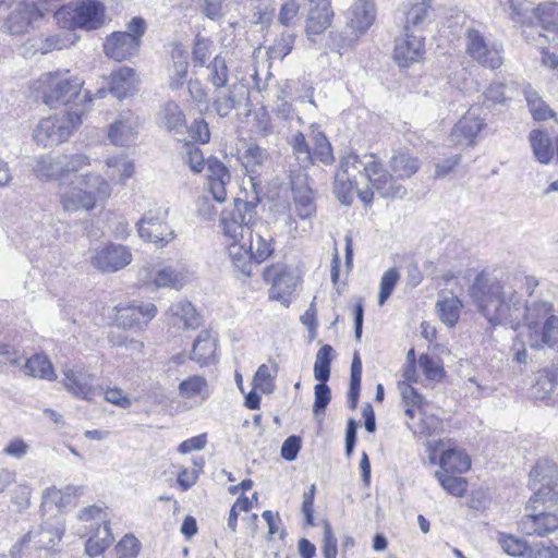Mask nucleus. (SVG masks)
I'll use <instances>...</instances> for the list:
<instances>
[{
	"mask_svg": "<svg viewBox=\"0 0 558 558\" xmlns=\"http://www.w3.org/2000/svg\"><path fill=\"white\" fill-rule=\"evenodd\" d=\"M555 466L544 460L538 461L530 472L534 494L524 507V514L518 521V530L524 536L546 537L558 530V493L551 486Z\"/></svg>",
	"mask_w": 558,
	"mask_h": 558,
	"instance_id": "1",
	"label": "nucleus"
},
{
	"mask_svg": "<svg viewBox=\"0 0 558 558\" xmlns=\"http://www.w3.org/2000/svg\"><path fill=\"white\" fill-rule=\"evenodd\" d=\"M338 171L354 181H357L359 177L365 178L372 190L384 198H403L407 194L405 186L392 178L374 154L359 156L350 153L341 158Z\"/></svg>",
	"mask_w": 558,
	"mask_h": 558,
	"instance_id": "2",
	"label": "nucleus"
},
{
	"mask_svg": "<svg viewBox=\"0 0 558 558\" xmlns=\"http://www.w3.org/2000/svg\"><path fill=\"white\" fill-rule=\"evenodd\" d=\"M524 318L519 336L525 337L532 349L558 347V316L550 302L527 300Z\"/></svg>",
	"mask_w": 558,
	"mask_h": 558,
	"instance_id": "3",
	"label": "nucleus"
},
{
	"mask_svg": "<svg viewBox=\"0 0 558 558\" xmlns=\"http://www.w3.org/2000/svg\"><path fill=\"white\" fill-rule=\"evenodd\" d=\"M518 278L501 269H494L490 278V324L513 322L522 314V300L515 291Z\"/></svg>",
	"mask_w": 558,
	"mask_h": 558,
	"instance_id": "4",
	"label": "nucleus"
},
{
	"mask_svg": "<svg viewBox=\"0 0 558 558\" xmlns=\"http://www.w3.org/2000/svg\"><path fill=\"white\" fill-rule=\"evenodd\" d=\"M111 194V187L101 175L87 173L81 178L75 186H68L60 192V204L64 211H89L98 202L107 199Z\"/></svg>",
	"mask_w": 558,
	"mask_h": 558,
	"instance_id": "5",
	"label": "nucleus"
},
{
	"mask_svg": "<svg viewBox=\"0 0 558 558\" xmlns=\"http://www.w3.org/2000/svg\"><path fill=\"white\" fill-rule=\"evenodd\" d=\"M83 81L69 72L43 74L34 84L36 97L51 108L75 102L82 94Z\"/></svg>",
	"mask_w": 558,
	"mask_h": 558,
	"instance_id": "6",
	"label": "nucleus"
},
{
	"mask_svg": "<svg viewBox=\"0 0 558 558\" xmlns=\"http://www.w3.org/2000/svg\"><path fill=\"white\" fill-rule=\"evenodd\" d=\"M259 197L255 194L252 199L235 198L232 207L221 211L219 227L225 236L238 241L243 239L258 220L257 206Z\"/></svg>",
	"mask_w": 558,
	"mask_h": 558,
	"instance_id": "7",
	"label": "nucleus"
},
{
	"mask_svg": "<svg viewBox=\"0 0 558 558\" xmlns=\"http://www.w3.org/2000/svg\"><path fill=\"white\" fill-rule=\"evenodd\" d=\"M81 123V114L77 112L56 113L37 123L33 138L43 147L58 146L66 142Z\"/></svg>",
	"mask_w": 558,
	"mask_h": 558,
	"instance_id": "8",
	"label": "nucleus"
},
{
	"mask_svg": "<svg viewBox=\"0 0 558 558\" xmlns=\"http://www.w3.org/2000/svg\"><path fill=\"white\" fill-rule=\"evenodd\" d=\"M56 17L66 28L94 31L106 21V9L98 0H81L57 11Z\"/></svg>",
	"mask_w": 558,
	"mask_h": 558,
	"instance_id": "9",
	"label": "nucleus"
},
{
	"mask_svg": "<svg viewBox=\"0 0 558 558\" xmlns=\"http://www.w3.org/2000/svg\"><path fill=\"white\" fill-rule=\"evenodd\" d=\"M292 197L293 211L303 223L299 226L295 218L289 215L286 225L293 238L303 236L312 230V218L316 215L313 190L307 183L306 175L300 174L295 180H292Z\"/></svg>",
	"mask_w": 558,
	"mask_h": 558,
	"instance_id": "10",
	"label": "nucleus"
},
{
	"mask_svg": "<svg viewBox=\"0 0 558 558\" xmlns=\"http://www.w3.org/2000/svg\"><path fill=\"white\" fill-rule=\"evenodd\" d=\"M145 31V21L142 17H133L125 32H114L107 37L104 45L106 56L116 61L131 58L137 52Z\"/></svg>",
	"mask_w": 558,
	"mask_h": 558,
	"instance_id": "11",
	"label": "nucleus"
},
{
	"mask_svg": "<svg viewBox=\"0 0 558 558\" xmlns=\"http://www.w3.org/2000/svg\"><path fill=\"white\" fill-rule=\"evenodd\" d=\"M167 216L168 209L158 208L146 211L136 223L138 235L159 247L166 246L174 239V231L166 222Z\"/></svg>",
	"mask_w": 558,
	"mask_h": 558,
	"instance_id": "12",
	"label": "nucleus"
},
{
	"mask_svg": "<svg viewBox=\"0 0 558 558\" xmlns=\"http://www.w3.org/2000/svg\"><path fill=\"white\" fill-rule=\"evenodd\" d=\"M141 280L155 288H182L190 279L189 272L183 267H156L147 266L140 271Z\"/></svg>",
	"mask_w": 558,
	"mask_h": 558,
	"instance_id": "13",
	"label": "nucleus"
},
{
	"mask_svg": "<svg viewBox=\"0 0 558 558\" xmlns=\"http://www.w3.org/2000/svg\"><path fill=\"white\" fill-rule=\"evenodd\" d=\"M263 276L265 281L271 283L269 299L289 306V298L296 287V278L293 274L284 266L271 265L265 268Z\"/></svg>",
	"mask_w": 558,
	"mask_h": 558,
	"instance_id": "14",
	"label": "nucleus"
},
{
	"mask_svg": "<svg viewBox=\"0 0 558 558\" xmlns=\"http://www.w3.org/2000/svg\"><path fill=\"white\" fill-rule=\"evenodd\" d=\"M132 262L130 248L121 244H109L95 252L92 265L101 272H116Z\"/></svg>",
	"mask_w": 558,
	"mask_h": 558,
	"instance_id": "15",
	"label": "nucleus"
},
{
	"mask_svg": "<svg viewBox=\"0 0 558 558\" xmlns=\"http://www.w3.org/2000/svg\"><path fill=\"white\" fill-rule=\"evenodd\" d=\"M428 451L430 463H435L439 454L440 470L446 473L461 474L471 466V460L466 453L456 448H445L442 440L429 444Z\"/></svg>",
	"mask_w": 558,
	"mask_h": 558,
	"instance_id": "16",
	"label": "nucleus"
},
{
	"mask_svg": "<svg viewBox=\"0 0 558 558\" xmlns=\"http://www.w3.org/2000/svg\"><path fill=\"white\" fill-rule=\"evenodd\" d=\"M376 8L374 0H354L347 12L345 27L352 39L356 40L374 24Z\"/></svg>",
	"mask_w": 558,
	"mask_h": 558,
	"instance_id": "17",
	"label": "nucleus"
},
{
	"mask_svg": "<svg viewBox=\"0 0 558 558\" xmlns=\"http://www.w3.org/2000/svg\"><path fill=\"white\" fill-rule=\"evenodd\" d=\"M239 160L256 192L262 184L260 177L269 166V154L265 148L251 143L246 144L245 149L240 153Z\"/></svg>",
	"mask_w": 558,
	"mask_h": 558,
	"instance_id": "18",
	"label": "nucleus"
},
{
	"mask_svg": "<svg viewBox=\"0 0 558 558\" xmlns=\"http://www.w3.org/2000/svg\"><path fill=\"white\" fill-rule=\"evenodd\" d=\"M117 324L123 329H144L156 316L157 307L153 303L131 304L117 308Z\"/></svg>",
	"mask_w": 558,
	"mask_h": 558,
	"instance_id": "19",
	"label": "nucleus"
},
{
	"mask_svg": "<svg viewBox=\"0 0 558 558\" xmlns=\"http://www.w3.org/2000/svg\"><path fill=\"white\" fill-rule=\"evenodd\" d=\"M44 16L34 2L19 3L5 20L4 27L12 35L25 34Z\"/></svg>",
	"mask_w": 558,
	"mask_h": 558,
	"instance_id": "20",
	"label": "nucleus"
},
{
	"mask_svg": "<svg viewBox=\"0 0 558 558\" xmlns=\"http://www.w3.org/2000/svg\"><path fill=\"white\" fill-rule=\"evenodd\" d=\"M482 107L472 106L465 116L453 126L450 140L454 145H470L484 126V118H481Z\"/></svg>",
	"mask_w": 558,
	"mask_h": 558,
	"instance_id": "21",
	"label": "nucleus"
},
{
	"mask_svg": "<svg viewBox=\"0 0 558 558\" xmlns=\"http://www.w3.org/2000/svg\"><path fill=\"white\" fill-rule=\"evenodd\" d=\"M248 234V251L255 263L260 264L274 252V238L266 222L259 218Z\"/></svg>",
	"mask_w": 558,
	"mask_h": 558,
	"instance_id": "22",
	"label": "nucleus"
},
{
	"mask_svg": "<svg viewBox=\"0 0 558 558\" xmlns=\"http://www.w3.org/2000/svg\"><path fill=\"white\" fill-rule=\"evenodd\" d=\"M65 389L77 398L92 400L97 392L94 386L95 376L82 368H69L63 372Z\"/></svg>",
	"mask_w": 558,
	"mask_h": 558,
	"instance_id": "23",
	"label": "nucleus"
},
{
	"mask_svg": "<svg viewBox=\"0 0 558 558\" xmlns=\"http://www.w3.org/2000/svg\"><path fill=\"white\" fill-rule=\"evenodd\" d=\"M138 128V118L130 111L123 112L110 125L109 140L114 145L128 146L135 141Z\"/></svg>",
	"mask_w": 558,
	"mask_h": 558,
	"instance_id": "24",
	"label": "nucleus"
},
{
	"mask_svg": "<svg viewBox=\"0 0 558 558\" xmlns=\"http://www.w3.org/2000/svg\"><path fill=\"white\" fill-rule=\"evenodd\" d=\"M357 181L349 179L343 172L337 171L335 177L333 193L336 194L339 202L343 205H350L353 199V190L356 189L360 199L365 204L369 205L374 197V190L367 187L365 190L357 189Z\"/></svg>",
	"mask_w": 558,
	"mask_h": 558,
	"instance_id": "25",
	"label": "nucleus"
},
{
	"mask_svg": "<svg viewBox=\"0 0 558 558\" xmlns=\"http://www.w3.org/2000/svg\"><path fill=\"white\" fill-rule=\"evenodd\" d=\"M243 99V87L233 84L226 89L219 88L215 90L213 107L220 118H226L231 113L232 110L241 106Z\"/></svg>",
	"mask_w": 558,
	"mask_h": 558,
	"instance_id": "26",
	"label": "nucleus"
},
{
	"mask_svg": "<svg viewBox=\"0 0 558 558\" xmlns=\"http://www.w3.org/2000/svg\"><path fill=\"white\" fill-rule=\"evenodd\" d=\"M389 167L396 174V178L393 175L392 178L400 183L398 180L410 179L418 171L421 161L409 150L399 149L392 153L389 159Z\"/></svg>",
	"mask_w": 558,
	"mask_h": 558,
	"instance_id": "27",
	"label": "nucleus"
},
{
	"mask_svg": "<svg viewBox=\"0 0 558 558\" xmlns=\"http://www.w3.org/2000/svg\"><path fill=\"white\" fill-rule=\"evenodd\" d=\"M424 51V41L421 37L407 35L397 39L395 46V59L400 66H408L417 61Z\"/></svg>",
	"mask_w": 558,
	"mask_h": 558,
	"instance_id": "28",
	"label": "nucleus"
},
{
	"mask_svg": "<svg viewBox=\"0 0 558 558\" xmlns=\"http://www.w3.org/2000/svg\"><path fill=\"white\" fill-rule=\"evenodd\" d=\"M32 170L41 181H52L63 178L62 156L53 157L50 154L34 158Z\"/></svg>",
	"mask_w": 558,
	"mask_h": 558,
	"instance_id": "29",
	"label": "nucleus"
},
{
	"mask_svg": "<svg viewBox=\"0 0 558 558\" xmlns=\"http://www.w3.org/2000/svg\"><path fill=\"white\" fill-rule=\"evenodd\" d=\"M158 122L169 132L182 133L186 126L185 113L173 100L165 102L158 112Z\"/></svg>",
	"mask_w": 558,
	"mask_h": 558,
	"instance_id": "30",
	"label": "nucleus"
},
{
	"mask_svg": "<svg viewBox=\"0 0 558 558\" xmlns=\"http://www.w3.org/2000/svg\"><path fill=\"white\" fill-rule=\"evenodd\" d=\"M170 323L181 329H195L199 325V317L187 301H179L169 307Z\"/></svg>",
	"mask_w": 558,
	"mask_h": 558,
	"instance_id": "31",
	"label": "nucleus"
},
{
	"mask_svg": "<svg viewBox=\"0 0 558 558\" xmlns=\"http://www.w3.org/2000/svg\"><path fill=\"white\" fill-rule=\"evenodd\" d=\"M537 24L547 33L553 34L551 40L558 39V3L543 2L532 9Z\"/></svg>",
	"mask_w": 558,
	"mask_h": 558,
	"instance_id": "32",
	"label": "nucleus"
},
{
	"mask_svg": "<svg viewBox=\"0 0 558 558\" xmlns=\"http://www.w3.org/2000/svg\"><path fill=\"white\" fill-rule=\"evenodd\" d=\"M216 338L207 330L201 331L193 343L191 360L201 365H208L215 360Z\"/></svg>",
	"mask_w": 558,
	"mask_h": 558,
	"instance_id": "33",
	"label": "nucleus"
},
{
	"mask_svg": "<svg viewBox=\"0 0 558 558\" xmlns=\"http://www.w3.org/2000/svg\"><path fill=\"white\" fill-rule=\"evenodd\" d=\"M135 89V72L128 66H121L111 73L110 93L118 99H123Z\"/></svg>",
	"mask_w": 558,
	"mask_h": 558,
	"instance_id": "34",
	"label": "nucleus"
},
{
	"mask_svg": "<svg viewBox=\"0 0 558 558\" xmlns=\"http://www.w3.org/2000/svg\"><path fill=\"white\" fill-rule=\"evenodd\" d=\"M63 531L59 521H47L43 523L37 531L31 532L33 533V541L35 542L36 548L50 549L60 542Z\"/></svg>",
	"mask_w": 558,
	"mask_h": 558,
	"instance_id": "35",
	"label": "nucleus"
},
{
	"mask_svg": "<svg viewBox=\"0 0 558 558\" xmlns=\"http://www.w3.org/2000/svg\"><path fill=\"white\" fill-rule=\"evenodd\" d=\"M402 397V405L404 408V414L410 418L414 420L416 415L422 414V407L425 399L420 395L415 388H413L407 381H400L398 384Z\"/></svg>",
	"mask_w": 558,
	"mask_h": 558,
	"instance_id": "36",
	"label": "nucleus"
},
{
	"mask_svg": "<svg viewBox=\"0 0 558 558\" xmlns=\"http://www.w3.org/2000/svg\"><path fill=\"white\" fill-rule=\"evenodd\" d=\"M530 143L533 154L541 163H549L554 157V143L548 133L543 130H533L530 133Z\"/></svg>",
	"mask_w": 558,
	"mask_h": 558,
	"instance_id": "37",
	"label": "nucleus"
},
{
	"mask_svg": "<svg viewBox=\"0 0 558 558\" xmlns=\"http://www.w3.org/2000/svg\"><path fill=\"white\" fill-rule=\"evenodd\" d=\"M25 373L35 378L54 380L57 375L50 360L44 354H34L24 365Z\"/></svg>",
	"mask_w": 558,
	"mask_h": 558,
	"instance_id": "38",
	"label": "nucleus"
},
{
	"mask_svg": "<svg viewBox=\"0 0 558 558\" xmlns=\"http://www.w3.org/2000/svg\"><path fill=\"white\" fill-rule=\"evenodd\" d=\"M430 3L424 0L408 1L402 5L405 16V28L421 26L429 15Z\"/></svg>",
	"mask_w": 558,
	"mask_h": 558,
	"instance_id": "39",
	"label": "nucleus"
},
{
	"mask_svg": "<svg viewBox=\"0 0 558 558\" xmlns=\"http://www.w3.org/2000/svg\"><path fill=\"white\" fill-rule=\"evenodd\" d=\"M179 393L186 399L199 397L202 400H206L210 396L206 378L199 375L190 376L182 380L179 385Z\"/></svg>",
	"mask_w": 558,
	"mask_h": 558,
	"instance_id": "40",
	"label": "nucleus"
},
{
	"mask_svg": "<svg viewBox=\"0 0 558 558\" xmlns=\"http://www.w3.org/2000/svg\"><path fill=\"white\" fill-rule=\"evenodd\" d=\"M228 251L232 265L244 276L250 277L252 271V260L254 259L253 256H251V252L246 247V244H240L238 241H234L229 245Z\"/></svg>",
	"mask_w": 558,
	"mask_h": 558,
	"instance_id": "41",
	"label": "nucleus"
},
{
	"mask_svg": "<svg viewBox=\"0 0 558 558\" xmlns=\"http://www.w3.org/2000/svg\"><path fill=\"white\" fill-rule=\"evenodd\" d=\"M436 307L441 322L448 327H453L459 319L462 303L457 296L450 295L439 300Z\"/></svg>",
	"mask_w": 558,
	"mask_h": 558,
	"instance_id": "42",
	"label": "nucleus"
},
{
	"mask_svg": "<svg viewBox=\"0 0 558 558\" xmlns=\"http://www.w3.org/2000/svg\"><path fill=\"white\" fill-rule=\"evenodd\" d=\"M106 165L110 171L107 175L111 179H119L121 182L130 179L134 173V163L126 156H113L106 160Z\"/></svg>",
	"mask_w": 558,
	"mask_h": 558,
	"instance_id": "43",
	"label": "nucleus"
},
{
	"mask_svg": "<svg viewBox=\"0 0 558 558\" xmlns=\"http://www.w3.org/2000/svg\"><path fill=\"white\" fill-rule=\"evenodd\" d=\"M470 298L477 308L486 316L488 304V277L485 271L480 272L469 290Z\"/></svg>",
	"mask_w": 558,
	"mask_h": 558,
	"instance_id": "44",
	"label": "nucleus"
},
{
	"mask_svg": "<svg viewBox=\"0 0 558 558\" xmlns=\"http://www.w3.org/2000/svg\"><path fill=\"white\" fill-rule=\"evenodd\" d=\"M468 53L482 64L488 62V48L485 38L476 29H469L466 34Z\"/></svg>",
	"mask_w": 558,
	"mask_h": 558,
	"instance_id": "45",
	"label": "nucleus"
},
{
	"mask_svg": "<svg viewBox=\"0 0 558 558\" xmlns=\"http://www.w3.org/2000/svg\"><path fill=\"white\" fill-rule=\"evenodd\" d=\"M524 94L530 112L534 120L544 121L548 118H555V112L542 99L536 90L529 88Z\"/></svg>",
	"mask_w": 558,
	"mask_h": 558,
	"instance_id": "46",
	"label": "nucleus"
},
{
	"mask_svg": "<svg viewBox=\"0 0 558 558\" xmlns=\"http://www.w3.org/2000/svg\"><path fill=\"white\" fill-rule=\"evenodd\" d=\"M333 349L329 344H324L316 354L314 363V377L319 383H326L330 377V364L332 361Z\"/></svg>",
	"mask_w": 558,
	"mask_h": 558,
	"instance_id": "47",
	"label": "nucleus"
},
{
	"mask_svg": "<svg viewBox=\"0 0 558 558\" xmlns=\"http://www.w3.org/2000/svg\"><path fill=\"white\" fill-rule=\"evenodd\" d=\"M362 380V362L357 352L353 355L351 364L350 390L348 393L349 408L354 410L357 405Z\"/></svg>",
	"mask_w": 558,
	"mask_h": 558,
	"instance_id": "48",
	"label": "nucleus"
},
{
	"mask_svg": "<svg viewBox=\"0 0 558 558\" xmlns=\"http://www.w3.org/2000/svg\"><path fill=\"white\" fill-rule=\"evenodd\" d=\"M504 553L513 557L527 556L530 544L526 539L500 533L498 538Z\"/></svg>",
	"mask_w": 558,
	"mask_h": 558,
	"instance_id": "49",
	"label": "nucleus"
},
{
	"mask_svg": "<svg viewBox=\"0 0 558 558\" xmlns=\"http://www.w3.org/2000/svg\"><path fill=\"white\" fill-rule=\"evenodd\" d=\"M173 59V72L171 75L170 87L178 89L181 87L186 78L189 62L187 54L185 51L178 49L172 53Z\"/></svg>",
	"mask_w": 558,
	"mask_h": 558,
	"instance_id": "50",
	"label": "nucleus"
},
{
	"mask_svg": "<svg viewBox=\"0 0 558 558\" xmlns=\"http://www.w3.org/2000/svg\"><path fill=\"white\" fill-rule=\"evenodd\" d=\"M435 476L441 487L450 495L461 497L466 490V481L461 476H457L452 473H446L441 470L436 471Z\"/></svg>",
	"mask_w": 558,
	"mask_h": 558,
	"instance_id": "51",
	"label": "nucleus"
},
{
	"mask_svg": "<svg viewBox=\"0 0 558 558\" xmlns=\"http://www.w3.org/2000/svg\"><path fill=\"white\" fill-rule=\"evenodd\" d=\"M229 80V70L225 59L215 57L214 61L208 65L207 81L216 89L225 88Z\"/></svg>",
	"mask_w": 558,
	"mask_h": 558,
	"instance_id": "52",
	"label": "nucleus"
},
{
	"mask_svg": "<svg viewBox=\"0 0 558 558\" xmlns=\"http://www.w3.org/2000/svg\"><path fill=\"white\" fill-rule=\"evenodd\" d=\"M315 400L313 404V413L317 417L319 424L323 422V414L330 402L331 391L326 383H319L314 388Z\"/></svg>",
	"mask_w": 558,
	"mask_h": 558,
	"instance_id": "53",
	"label": "nucleus"
},
{
	"mask_svg": "<svg viewBox=\"0 0 558 558\" xmlns=\"http://www.w3.org/2000/svg\"><path fill=\"white\" fill-rule=\"evenodd\" d=\"M62 166L63 175L76 173L90 166V158L83 153L62 155Z\"/></svg>",
	"mask_w": 558,
	"mask_h": 558,
	"instance_id": "54",
	"label": "nucleus"
},
{
	"mask_svg": "<svg viewBox=\"0 0 558 558\" xmlns=\"http://www.w3.org/2000/svg\"><path fill=\"white\" fill-rule=\"evenodd\" d=\"M292 148L300 167L307 168L313 162V155L303 133H298L293 136Z\"/></svg>",
	"mask_w": 558,
	"mask_h": 558,
	"instance_id": "55",
	"label": "nucleus"
},
{
	"mask_svg": "<svg viewBox=\"0 0 558 558\" xmlns=\"http://www.w3.org/2000/svg\"><path fill=\"white\" fill-rule=\"evenodd\" d=\"M399 279L400 275L396 268H390L383 275L378 295L379 305H384L385 302L389 299Z\"/></svg>",
	"mask_w": 558,
	"mask_h": 558,
	"instance_id": "56",
	"label": "nucleus"
},
{
	"mask_svg": "<svg viewBox=\"0 0 558 558\" xmlns=\"http://www.w3.org/2000/svg\"><path fill=\"white\" fill-rule=\"evenodd\" d=\"M253 388L263 392L271 393L274 390V376L270 373V368L266 364H262L252 381Z\"/></svg>",
	"mask_w": 558,
	"mask_h": 558,
	"instance_id": "57",
	"label": "nucleus"
},
{
	"mask_svg": "<svg viewBox=\"0 0 558 558\" xmlns=\"http://www.w3.org/2000/svg\"><path fill=\"white\" fill-rule=\"evenodd\" d=\"M312 155L313 160L318 159L325 165L333 161L331 145L323 133H318L315 136V148Z\"/></svg>",
	"mask_w": 558,
	"mask_h": 558,
	"instance_id": "58",
	"label": "nucleus"
},
{
	"mask_svg": "<svg viewBox=\"0 0 558 558\" xmlns=\"http://www.w3.org/2000/svg\"><path fill=\"white\" fill-rule=\"evenodd\" d=\"M288 89H290V84L287 82L277 96L278 104L274 110L276 116L282 120H291L294 117L293 107L291 102L287 100V97L290 94Z\"/></svg>",
	"mask_w": 558,
	"mask_h": 558,
	"instance_id": "59",
	"label": "nucleus"
},
{
	"mask_svg": "<svg viewBox=\"0 0 558 558\" xmlns=\"http://www.w3.org/2000/svg\"><path fill=\"white\" fill-rule=\"evenodd\" d=\"M418 364L428 379L438 381L442 378V367L437 360L428 354H422L418 359Z\"/></svg>",
	"mask_w": 558,
	"mask_h": 558,
	"instance_id": "60",
	"label": "nucleus"
},
{
	"mask_svg": "<svg viewBox=\"0 0 558 558\" xmlns=\"http://www.w3.org/2000/svg\"><path fill=\"white\" fill-rule=\"evenodd\" d=\"M184 161L191 168L192 171L199 173L205 167V158L202 150L192 144H185L184 146Z\"/></svg>",
	"mask_w": 558,
	"mask_h": 558,
	"instance_id": "61",
	"label": "nucleus"
},
{
	"mask_svg": "<svg viewBox=\"0 0 558 558\" xmlns=\"http://www.w3.org/2000/svg\"><path fill=\"white\" fill-rule=\"evenodd\" d=\"M337 537L328 521L324 522L323 556L324 558H337Z\"/></svg>",
	"mask_w": 558,
	"mask_h": 558,
	"instance_id": "62",
	"label": "nucleus"
},
{
	"mask_svg": "<svg viewBox=\"0 0 558 558\" xmlns=\"http://www.w3.org/2000/svg\"><path fill=\"white\" fill-rule=\"evenodd\" d=\"M189 134L194 142L206 144L210 140L208 123L204 119H196L189 128Z\"/></svg>",
	"mask_w": 558,
	"mask_h": 558,
	"instance_id": "63",
	"label": "nucleus"
},
{
	"mask_svg": "<svg viewBox=\"0 0 558 558\" xmlns=\"http://www.w3.org/2000/svg\"><path fill=\"white\" fill-rule=\"evenodd\" d=\"M527 558H558V546L554 543H537L534 547L530 545Z\"/></svg>",
	"mask_w": 558,
	"mask_h": 558,
	"instance_id": "64",
	"label": "nucleus"
}]
</instances>
